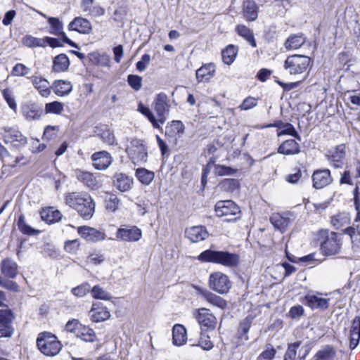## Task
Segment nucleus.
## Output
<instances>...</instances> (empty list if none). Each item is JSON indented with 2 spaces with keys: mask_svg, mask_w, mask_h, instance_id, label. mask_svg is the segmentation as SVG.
I'll return each instance as SVG.
<instances>
[{
  "mask_svg": "<svg viewBox=\"0 0 360 360\" xmlns=\"http://www.w3.org/2000/svg\"><path fill=\"white\" fill-rule=\"evenodd\" d=\"M89 314L91 320L96 323L104 321L110 317V311L99 302L92 304Z\"/></svg>",
  "mask_w": 360,
  "mask_h": 360,
  "instance_id": "nucleus-22",
  "label": "nucleus"
},
{
  "mask_svg": "<svg viewBox=\"0 0 360 360\" xmlns=\"http://www.w3.org/2000/svg\"><path fill=\"white\" fill-rule=\"evenodd\" d=\"M209 287L219 294H226L231 288V282L228 276L217 271L210 275Z\"/></svg>",
  "mask_w": 360,
  "mask_h": 360,
  "instance_id": "nucleus-8",
  "label": "nucleus"
},
{
  "mask_svg": "<svg viewBox=\"0 0 360 360\" xmlns=\"http://www.w3.org/2000/svg\"><path fill=\"white\" fill-rule=\"evenodd\" d=\"M13 332V323H0V338H10Z\"/></svg>",
  "mask_w": 360,
  "mask_h": 360,
  "instance_id": "nucleus-60",
  "label": "nucleus"
},
{
  "mask_svg": "<svg viewBox=\"0 0 360 360\" xmlns=\"http://www.w3.org/2000/svg\"><path fill=\"white\" fill-rule=\"evenodd\" d=\"M278 152L287 155L298 154L300 152L299 143L293 139L286 140L280 145Z\"/></svg>",
  "mask_w": 360,
  "mask_h": 360,
  "instance_id": "nucleus-29",
  "label": "nucleus"
},
{
  "mask_svg": "<svg viewBox=\"0 0 360 360\" xmlns=\"http://www.w3.org/2000/svg\"><path fill=\"white\" fill-rule=\"evenodd\" d=\"M70 65V61L65 54H60L55 57L53 60V70L55 72H64Z\"/></svg>",
  "mask_w": 360,
  "mask_h": 360,
  "instance_id": "nucleus-39",
  "label": "nucleus"
},
{
  "mask_svg": "<svg viewBox=\"0 0 360 360\" xmlns=\"http://www.w3.org/2000/svg\"><path fill=\"white\" fill-rule=\"evenodd\" d=\"M1 271L4 276L14 278L18 274V264L9 258L4 259L1 263Z\"/></svg>",
  "mask_w": 360,
  "mask_h": 360,
  "instance_id": "nucleus-28",
  "label": "nucleus"
},
{
  "mask_svg": "<svg viewBox=\"0 0 360 360\" xmlns=\"http://www.w3.org/2000/svg\"><path fill=\"white\" fill-rule=\"evenodd\" d=\"M28 79L41 97L48 98L51 95L52 85L51 86L49 80L38 75H33Z\"/></svg>",
  "mask_w": 360,
  "mask_h": 360,
  "instance_id": "nucleus-15",
  "label": "nucleus"
},
{
  "mask_svg": "<svg viewBox=\"0 0 360 360\" xmlns=\"http://www.w3.org/2000/svg\"><path fill=\"white\" fill-rule=\"evenodd\" d=\"M243 15L248 21H255L258 16V6L252 0H246L243 3Z\"/></svg>",
  "mask_w": 360,
  "mask_h": 360,
  "instance_id": "nucleus-31",
  "label": "nucleus"
},
{
  "mask_svg": "<svg viewBox=\"0 0 360 360\" xmlns=\"http://www.w3.org/2000/svg\"><path fill=\"white\" fill-rule=\"evenodd\" d=\"M3 96L4 99L6 101L9 107L14 111H16L17 104L15 103V98L13 96V94L10 89H4L2 91Z\"/></svg>",
  "mask_w": 360,
  "mask_h": 360,
  "instance_id": "nucleus-61",
  "label": "nucleus"
},
{
  "mask_svg": "<svg viewBox=\"0 0 360 360\" xmlns=\"http://www.w3.org/2000/svg\"><path fill=\"white\" fill-rule=\"evenodd\" d=\"M37 345L43 354L49 356L58 354L63 347L56 335L47 332L39 335Z\"/></svg>",
  "mask_w": 360,
  "mask_h": 360,
  "instance_id": "nucleus-3",
  "label": "nucleus"
},
{
  "mask_svg": "<svg viewBox=\"0 0 360 360\" xmlns=\"http://www.w3.org/2000/svg\"><path fill=\"white\" fill-rule=\"evenodd\" d=\"M195 319L202 331L213 330L217 325V318L206 308H200L197 310Z\"/></svg>",
  "mask_w": 360,
  "mask_h": 360,
  "instance_id": "nucleus-9",
  "label": "nucleus"
},
{
  "mask_svg": "<svg viewBox=\"0 0 360 360\" xmlns=\"http://www.w3.org/2000/svg\"><path fill=\"white\" fill-rule=\"evenodd\" d=\"M266 127H276L279 129L277 133L278 136L283 135H290L298 141H301V136L298 134L295 127L290 123H284L282 121H276L274 124H269Z\"/></svg>",
  "mask_w": 360,
  "mask_h": 360,
  "instance_id": "nucleus-23",
  "label": "nucleus"
},
{
  "mask_svg": "<svg viewBox=\"0 0 360 360\" xmlns=\"http://www.w3.org/2000/svg\"><path fill=\"white\" fill-rule=\"evenodd\" d=\"M345 233L349 236L352 242V247L354 251H360V235L356 233L355 229L353 227H348L345 230Z\"/></svg>",
  "mask_w": 360,
  "mask_h": 360,
  "instance_id": "nucleus-46",
  "label": "nucleus"
},
{
  "mask_svg": "<svg viewBox=\"0 0 360 360\" xmlns=\"http://www.w3.org/2000/svg\"><path fill=\"white\" fill-rule=\"evenodd\" d=\"M48 22L51 25L49 32L53 35L60 36L63 42L69 44L72 47H77V44L70 40L63 31V22L57 18L50 17L48 18Z\"/></svg>",
  "mask_w": 360,
  "mask_h": 360,
  "instance_id": "nucleus-16",
  "label": "nucleus"
},
{
  "mask_svg": "<svg viewBox=\"0 0 360 360\" xmlns=\"http://www.w3.org/2000/svg\"><path fill=\"white\" fill-rule=\"evenodd\" d=\"M300 346V342H295L294 343L290 344L288 346V349L284 355L283 360H304L305 357L308 355L309 352V348L306 346L302 349H304V353L301 355L300 354L297 357V350ZM301 351L300 352V353Z\"/></svg>",
  "mask_w": 360,
  "mask_h": 360,
  "instance_id": "nucleus-24",
  "label": "nucleus"
},
{
  "mask_svg": "<svg viewBox=\"0 0 360 360\" xmlns=\"http://www.w3.org/2000/svg\"><path fill=\"white\" fill-rule=\"evenodd\" d=\"M306 41L304 34L300 33L290 35L285 41L284 46L287 50H295L301 47Z\"/></svg>",
  "mask_w": 360,
  "mask_h": 360,
  "instance_id": "nucleus-33",
  "label": "nucleus"
},
{
  "mask_svg": "<svg viewBox=\"0 0 360 360\" xmlns=\"http://www.w3.org/2000/svg\"><path fill=\"white\" fill-rule=\"evenodd\" d=\"M219 187L222 191L232 193L239 188L240 183L235 179H224L219 183Z\"/></svg>",
  "mask_w": 360,
  "mask_h": 360,
  "instance_id": "nucleus-43",
  "label": "nucleus"
},
{
  "mask_svg": "<svg viewBox=\"0 0 360 360\" xmlns=\"http://www.w3.org/2000/svg\"><path fill=\"white\" fill-rule=\"evenodd\" d=\"M77 179L91 189H97L99 182L92 173L77 169L75 172Z\"/></svg>",
  "mask_w": 360,
  "mask_h": 360,
  "instance_id": "nucleus-27",
  "label": "nucleus"
},
{
  "mask_svg": "<svg viewBox=\"0 0 360 360\" xmlns=\"http://www.w3.org/2000/svg\"><path fill=\"white\" fill-rule=\"evenodd\" d=\"M77 232L82 238L87 241L98 242L105 238V234L103 232L87 226H79L77 229Z\"/></svg>",
  "mask_w": 360,
  "mask_h": 360,
  "instance_id": "nucleus-18",
  "label": "nucleus"
},
{
  "mask_svg": "<svg viewBox=\"0 0 360 360\" xmlns=\"http://www.w3.org/2000/svg\"><path fill=\"white\" fill-rule=\"evenodd\" d=\"M332 180L329 169L316 170L312 174L313 186L316 189H321L329 185Z\"/></svg>",
  "mask_w": 360,
  "mask_h": 360,
  "instance_id": "nucleus-19",
  "label": "nucleus"
},
{
  "mask_svg": "<svg viewBox=\"0 0 360 360\" xmlns=\"http://www.w3.org/2000/svg\"><path fill=\"white\" fill-rule=\"evenodd\" d=\"M17 224L19 230L23 234L33 236L37 235L39 232L26 224L25 217L22 214L19 217Z\"/></svg>",
  "mask_w": 360,
  "mask_h": 360,
  "instance_id": "nucleus-48",
  "label": "nucleus"
},
{
  "mask_svg": "<svg viewBox=\"0 0 360 360\" xmlns=\"http://www.w3.org/2000/svg\"><path fill=\"white\" fill-rule=\"evenodd\" d=\"M129 85L136 91H139L142 86V78L136 75H129L127 77Z\"/></svg>",
  "mask_w": 360,
  "mask_h": 360,
  "instance_id": "nucleus-57",
  "label": "nucleus"
},
{
  "mask_svg": "<svg viewBox=\"0 0 360 360\" xmlns=\"http://www.w3.org/2000/svg\"><path fill=\"white\" fill-rule=\"evenodd\" d=\"M4 138L6 143H10L14 146H25L27 143V138L15 127H5Z\"/></svg>",
  "mask_w": 360,
  "mask_h": 360,
  "instance_id": "nucleus-13",
  "label": "nucleus"
},
{
  "mask_svg": "<svg viewBox=\"0 0 360 360\" xmlns=\"http://www.w3.org/2000/svg\"><path fill=\"white\" fill-rule=\"evenodd\" d=\"M345 157V148L342 146H340L331 154L329 160L330 163L333 165V167L338 168L342 165Z\"/></svg>",
  "mask_w": 360,
  "mask_h": 360,
  "instance_id": "nucleus-38",
  "label": "nucleus"
},
{
  "mask_svg": "<svg viewBox=\"0 0 360 360\" xmlns=\"http://www.w3.org/2000/svg\"><path fill=\"white\" fill-rule=\"evenodd\" d=\"M238 34L243 37L252 47H256V42L253 35V32L245 25H238L236 27Z\"/></svg>",
  "mask_w": 360,
  "mask_h": 360,
  "instance_id": "nucleus-44",
  "label": "nucleus"
},
{
  "mask_svg": "<svg viewBox=\"0 0 360 360\" xmlns=\"http://www.w3.org/2000/svg\"><path fill=\"white\" fill-rule=\"evenodd\" d=\"M41 218L48 224L59 221L62 218V214L53 207H46L40 212Z\"/></svg>",
  "mask_w": 360,
  "mask_h": 360,
  "instance_id": "nucleus-34",
  "label": "nucleus"
},
{
  "mask_svg": "<svg viewBox=\"0 0 360 360\" xmlns=\"http://www.w3.org/2000/svg\"><path fill=\"white\" fill-rule=\"evenodd\" d=\"M184 125L181 121H172L166 129V136L170 142L176 143L184 134Z\"/></svg>",
  "mask_w": 360,
  "mask_h": 360,
  "instance_id": "nucleus-20",
  "label": "nucleus"
},
{
  "mask_svg": "<svg viewBox=\"0 0 360 360\" xmlns=\"http://www.w3.org/2000/svg\"><path fill=\"white\" fill-rule=\"evenodd\" d=\"M64 110V105L59 101L47 103L45 105L44 112L45 114L60 115Z\"/></svg>",
  "mask_w": 360,
  "mask_h": 360,
  "instance_id": "nucleus-47",
  "label": "nucleus"
},
{
  "mask_svg": "<svg viewBox=\"0 0 360 360\" xmlns=\"http://www.w3.org/2000/svg\"><path fill=\"white\" fill-rule=\"evenodd\" d=\"M93 166L97 170H105L112 162V158L105 150L94 153L91 155Z\"/></svg>",
  "mask_w": 360,
  "mask_h": 360,
  "instance_id": "nucleus-17",
  "label": "nucleus"
},
{
  "mask_svg": "<svg viewBox=\"0 0 360 360\" xmlns=\"http://www.w3.org/2000/svg\"><path fill=\"white\" fill-rule=\"evenodd\" d=\"M120 200L114 193H109L106 200V209L115 212L119 206Z\"/></svg>",
  "mask_w": 360,
  "mask_h": 360,
  "instance_id": "nucleus-59",
  "label": "nucleus"
},
{
  "mask_svg": "<svg viewBox=\"0 0 360 360\" xmlns=\"http://www.w3.org/2000/svg\"><path fill=\"white\" fill-rule=\"evenodd\" d=\"M257 104V99L255 97L248 96L239 105V108L242 110H248L255 107Z\"/></svg>",
  "mask_w": 360,
  "mask_h": 360,
  "instance_id": "nucleus-62",
  "label": "nucleus"
},
{
  "mask_svg": "<svg viewBox=\"0 0 360 360\" xmlns=\"http://www.w3.org/2000/svg\"><path fill=\"white\" fill-rule=\"evenodd\" d=\"M316 360H335L336 354L334 349L327 346L316 354Z\"/></svg>",
  "mask_w": 360,
  "mask_h": 360,
  "instance_id": "nucleus-49",
  "label": "nucleus"
},
{
  "mask_svg": "<svg viewBox=\"0 0 360 360\" xmlns=\"http://www.w3.org/2000/svg\"><path fill=\"white\" fill-rule=\"evenodd\" d=\"M172 340L175 345H182L187 340L186 330L184 326L176 324L172 328Z\"/></svg>",
  "mask_w": 360,
  "mask_h": 360,
  "instance_id": "nucleus-35",
  "label": "nucleus"
},
{
  "mask_svg": "<svg viewBox=\"0 0 360 360\" xmlns=\"http://www.w3.org/2000/svg\"><path fill=\"white\" fill-rule=\"evenodd\" d=\"M53 92L58 96L68 95L72 90V84L66 80H56L52 84Z\"/></svg>",
  "mask_w": 360,
  "mask_h": 360,
  "instance_id": "nucleus-32",
  "label": "nucleus"
},
{
  "mask_svg": "<svg viewBox=\"0 0 360 360\" xmlns=\"http://www.w3.org/2000/svg\"><path fill=\"white\" fill-rule=\"evenodd\" d=\"M30 72V68L22 63H17L12 69L11 75L15 77H23Z\"/></svg>",
  "mask_w": 360,
  "mask_h": 360,
  "instance_id": "nucleus-56",
  "label": "nucleus"
},
{
  "mask_svg": "<svg viewBox=\"0 0 360 360\" xmlns=\"http://www.w3.org/2000/svg\"><path fill=\"white\" fill-rule=\"evenodd\" d=\"M90 285L84 283L71 290V292L77 297H83L90 291Z\"/></svg>",
  "mask_w": 360,
  "mask_h": 360,
  "instance_id": "nucleus-55",
  "label": "nucleus"
},
{
  "mask_svg": "<svg viewBox=\"0 0 360 360\" xmlns=\"http://www.w3.org/2000/svg\"><path fill=\"white\" fill-rule=\"evenodd\" d=\"M214 210L217 217H226L225 221H233L240 217V208L232 200L217 202Z\"/></svg>",
  "mask_w": 360,
  "mask_h": 360,
  "instance_id": "nucleus-6",
  "label": "nucleus"
},
{
  "mask_svg": "<svg viewBox=\"0 0 360 360\" xmlns=\"http://www.w3.org/2000/svg\"><path fill=\"white\" fill-rule=\"evenodd\" d=\"M311 59L304 55H292L288 56L284 63L286 70L292 75H300L309 68Z\"/></svg>",
  "mask_w": 360,
  "mask_h": 360,
  "instance_id": "nucleus-4",
  "label": "nucleus"
},
{
  "mask_svg": "<svg viewBox=\"0 0 360 360\" xmlns=\"http://www.w3.org/2000/svg\"><path fill=\"white\" fill-rule=\"evenodd\" d=\"M112 184L117 191L124 193L133 188L134 179L125 173L117 172L112 177Z\"/></svg>",
  "mask_w": 360,
  "mask_h": 360,
  "instance_id": "nucleus-12",
  "label": "nucleus"
},
{
  "mask_svg": "<svg viewBox=\"0 0 360 360\" xmlns=\"http://www.w3.org/2000/svg\"><path fill=\"white\" fill-rule=\"evenodd\" d=\"M237 171V169L224 165H216L214 166V173L218 176H231L235 174Z\"/></svg>",
  "mask_w": 360,
  "mask_h": 360,
  "instance_id": "nucleus-53",
  "label": "nucleus"
},
{
  "mask_svg": "<svg viewBox=\"0 0 360 360\" xmlns=\"http://www.w3.org/2000/svg\"><path fill=\"white\" fill-rule=\"evenodd\" d=\"M102 141L108 144L113 145L115 143V136L112 132L106 127H103L100 130L98 134Z\"/></svg>",
  "mask_w": 360,
  "mask_h": 360,
  "instance_id": "nucleus-51",
  "label": "nucleus"
},
{
  "mask_svg": "<svg viewBox=\"0 0 360 360\" xmlns=\"http://www.w3.org/2000/svg\"><path fill=\"white\" fill-rule=\"evenodd\" d=\"M20 110L22 116L27 121L39 120L44 114L41 105L32 101L22 103Z\"/></svg>",
  "mask_w": 360,
  "mask_h": 360,
  "instance_id": "nucleus-11",
  "label": "nucleus"
},
{
  "mask_svg": "<svg viewBox=\"0 0 360 360\" xmlns=\"http://www.w3.org/2000/svg\"><path fill=\"white\" fill-rule=\"evenodd\" d=\"M199 295L202 298L209 302L210 304L219 307L221 309H225L227 305L226 301L221 297L214 294L207 290H200Z\"/></svg>",
  "mask_w": 360,
  "mask_h": 360,
  "instance_id": "nucleus-26",
  "label": "nucleus"
},
{
  "mask_svg": "<svg viewBox=\"0 0 360 360\" xmlns=\"http://www.w3.org/2000/svg\"><path fill=\"white\" fill-rule=\"evenodd\" d=\"M22 43L24 46L34 48V47H45V44L43 38H37L32 35H25L22 39Z\"/></svg>",
  "mask_w": 360,
  "mask_h": 360,
  "instance_id": "nucleus-45",
  "label": "nucleus"
},
{
  "mask_svg": "<svg viewBox=\"0 0 360 360\" xmlns=\"http://www.w3.org/2000/svg\"><path fill=\"white\" fill-rule=\"evenodd\" d=\"M276 353V351L273 347L267 348L259 355L257 360H272Z\"/></svg>",
  "mask_w": 360,
  "mask_h": 360,
  "instance_id": "nucleus-64",
  "label": "nucleus"
},
{
  "mask_svg": "<svg viewBox=\"0 0 360 360\" xmlns=\"http://www.w3.org/2000/svg\"><path fill=\"white\" fill-rule=\"evenodd\" d=\"M138 110L147 117L154 128L159 129L160 127L158 119L155 118L149 108L144 106L142 103H139L138 105Z\"/></svg>",
  "mask_w": 360,
  "mask_h": 360,
  "instance_id": "nucleus-50",
  "label": "nucleus"
},
{
  "mask_svg": "<svg viewBox=\"0 0 360 360\" xmlns=\"http://www.w3.org/2000/svg\"><path fill=\"white\" fill-rule=\"evenodd\" d=\"M170 105L167 96L165 93L158 94L153 102V109L157 113V119L160 124L166 121V114L169 112Z\"/></svg>",
  "mask_w": 360,
  "mask_h": 360,
  "instance_id": "nucleus-10",
  "label": "nucleus"
},
{
  "mask_svg": "<svg viewBox=\"0 0 360 360\" xmlns=\"http://www.w3.org/2000/svg\"><path fill=\"white\" fill-rule=\"evenodd\" d=\"M238 49L233 45H229L221 52L223 62L227 65L231 64L236 56Z\"/></svg>",
  "mask_w": 360,
  "mask_h": 360,
  "instance_id": "nucleus-42",
  "label": "nucleus"
},
{
  "mask_svg": "<svg viewBox=\"0 0 360 360\" xmlns=\"http://www.w3.org/2000/svg\"><path fill=\"white\" fill-rule=\"evenodd\" d=\"M91 294L95 299L110 300L112 298L110 293L99 285H95L93 287L91 290Z\"/></svg>",
  "mask_w": 360,
  "mask_h": 360,
  "instance_id": "nucleus-52",
  "label": "nucleus"
},
{
  "mask_svg": "<svg viewBox=\"0 0 360 360\" xmlns=\"http://www.w3.org/2000/svg\"><path fill=\"white\" fill-rule=\"evenodd\" d=\"M270 221L273 226L281 232L285 231L289 223V220L287 218L278 213L273 214L270 217Z\"/></svg>",
  "mask_w": 360,
  "mask_h": 360,
  "instance_id": "nucleus-40",
  "label": "nucleus"
},
{
  "mask_svg": "<svg viewBox=\"0 0 360 360\" xmlns=\"http://www.w3.org/2000/svg\"><path fill=\"white\" fill-rule=\"evenodd\" d=\"M135 176L141 184L148 186L153 181L155 174L153 172L141 167L136 169Z\"/></svg>",
  "mask_w": 360,
  "mask_h": 360,
  "instance_id": "nucleus-37",
  "label": "nucleus"
},
{
  "mask_svg": "<svg viewBox=\"0 0 360 360\" xmlns=\"http://www.w3.org/2000/svg\"><path fill=\"white\" fill-rule=\"evenodd\" d=\"M185 235L192 243H198L206 239L208 237V232L205 226H194L187 228Z\"/></svg>",
  "mask_w": 360,
  "mask_h": 360,
  "instance_id": "nucleus-21",
  "label": "nucleus"
},
{
  "mask_svg": "<svg viewBox=\"0 0 360 360\" xmlns=\"http://www.w3.org/2000/svg\"><path fill=\"white\" fill-rule=\"evenodd\" d=\"M15 315L8 307L0 309V323H13Z\"/></svg>",
  "mask_w": 360,
  "mask_h": 360,
  "instance_id": "nucleus-54",
  "label": "nucleus"
},
{
  "mask_svg": "<svg viewBox=\"0 0 360 360\" xmlns=\"http://www.w3.org/2000/svg\"><path fill=\"white\" fill-rule=\"evenodd\" d=\"M75 335L85 342H94L96 338L93 329L83 325L80 326Z\"/></svg>",
  "mask_w": 360,
  "mask_h": 360,
  "instance_id": "nucleus-41",
  "label": "nucleus"
},
{
  "mask_svg": "<svg viewBox=\"0 0 360 360\" xmlns=\"http://www.w3.org/2000/svg\"><path fill=\"white\" fill-rule=\"evenodd\" d=\"M305 300L311 308L326 309L328 307V301L326 298L319 297L314 295H307L305 296Z\"/></svg>",
  "mask_w": 360,
  "mask_h": 360,
  "instance_id": "nucleus-36",
  "label": "nucleus"
},
{
  "mask_svg": "<svg viewBox=\"0 0 360 360\" xmlns=\"http://www.w3.org/2000/svg\"><path fill=\"white\" fill-rule=\"evenodd\" d=\"M126 153L134 165L145 163L147 161V147L141 140H131L126 148Z\"/></svg>",
  "mask_w": 360,
  "mask_h": 360,
  "instance_id": "nucleus-5",
  "label": "nucleus"
},
{
  "mask_svg": "<svg viewBox=\"0 0 360 360\" xmlns=\"http://www.w3.org/2000/svg\"><path fill=\"white\" fill-rule=\"evenodd\" d=\"M215 71V66L212 63L203 65L197 70L196 79L198 82H208L214 76Z\"/></svg>",
  "mask_w": 360,
  "mask_h": 360,
  "instance_id": "nucleus-30",
  "label": "nucleus"
},
{
  "mask_svg": "<svg viewBox=\"0 0 360 360\" xmlns=\"http://www.w3.org/2000/svg\"><path fill=\"white\" fill-rule=\"evenodd\" d=\"M66 205L75 210L85 219H89L94 213L95 204L91 197L84 192H70L65 196Z\"/></svg>",
  "mask_w": 360,
  "mask_h": 360,
  "instance_id": "nucleus-1",
  "label": "nucleus"
},
{
  "mask_svg": "<svg viewBox=\"0 0 360 360\" xmlns=\"http://www.w3.org/2000/svg\"><path fill=\"white\" fill-rule=\"evenodd\" d=\"M71 31H77L81 34H89L92 30L91 25L89 20L85 18H75L68 25Z\"/></svg>",
  "mask_w": 360,
  "mask_h": 360,
  "instance_id": "nucleus-25",
  "label": "nucleus"
},
{
  "mask_svg": "<svg viewBox=\"0 0 360 360\" xmlns=\"http://www.w3.org/2000/svg\"><path fill=\"white\" fill-rule=\"evenodd\" d=\"M252 320L253 317L251 316H248L245 319H244L240 324L239 330L242 333V335H244V339L245 340H248L247 333L250 330Z\"/></svg>",
  "mask_w": 360,
  "mask_h": 360,
  "instance_id": "nucleus-58",
  "label": "nucleus"
},
{
  "mask_svg": "<svg viewBox=\"0 0 360 360\" xmlns=\"http://www.w3.org/2000/svg\"><path fill=\"white\" fill-rule=\"evenodd\" d=\"M82 324L77 319H72L65 324V330L67 332H70L76 334L77 331L79 329Z\"/></svg>",
  "mask_w": 360,
  "mask_h": 360,
  "instance_id": "nucleus-63",
  "label": "nucleus"
},
{
  "mask_svg": "<svg viewBox=\"0 0 360 360\" xmlns=\"http://www.w3.org/2000/svg\"><path fill=\"white\" fill-rule=\"evenodd\" d=\"M342 245V237L335 232L327 234L321 243V250L326 256H333L340 253Z\"/></svg>",
  "mask_w": 360,
  "mask_h": 360,
  "instance_id": "nucleus-7",
  "label": "nucleus"
},
{
  "mask_svg": "<svg viewBox=\"0 0 360 360\" xmlns=\"http://www.w3.org/2000/svg\"><path fill=\"white\" fill-rule=\"evenodd\" d=\"M142 232L137 226L120 228L116 233L117 239L125 242H136L140 240Z\"/></svg>",
  "mask_w": 360,
  "mask_h": 360,
  "instance_id": "nucleus-14",
  "label": "nucleus"
},
{
  "mask_svg": "<svg viewBox=\"0 0 360 360\" xmlns=\"http://www.w3.org/2000/svg\"><path fill=\"white\" fill-rule=\"evenodd\" d=\"M198 259L203 262L217 263L229 267L236 266L239 260L236 254L212 250L202 252Z\"/></svg>",
  "mask_w": 360,
  "mask_h": 360,
  "instance_id": "nucleus-2",
  "label": "nucleus"
}]
</instances>
